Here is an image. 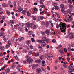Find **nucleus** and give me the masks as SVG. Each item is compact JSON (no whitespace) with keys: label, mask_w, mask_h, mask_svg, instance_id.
<instances>
[{"label":"nucleus","mask_w":74,"mask_h":74,"mask_svg":"<svg viewBox=\"0 0 74 74\" xmlns=\"http://www.w3.org/2000/svg\"><path fill=\"white\" fill-rule=\"evenodd\" d=\"M38 27V25H34L33 27V29H37Z\"/></svg>","instance_id":"f3484780"},{"label":"nucleus","mask_w":74,"mask_h":74,"mask_svg":"<svg viewBox=\"0 0 74 74\" xmlns=\"http://www.w3.org/2000/svg\"><path fill=\"white\" fill-rule=\"evenodd\" d=\"M10 22L12 24H14V21L13 20H11L10 21Z\"/></svg>","instance_id":"cd10ccee"},{"label":"nucleus","mask_w":74,"mask_h":74,"mask_svg":"<svg viewBox=\"0 0 74 74\" xmlns=\"http://www.w3.org/2000/svg\"><path fill=\"white\" fill-rule=\"evenodd\" d=\"M68 68L70 69H73L74 68V66L71 65H70L69 66Z\"/></svg>","instance_id":"393cba45"},{"label":"nucleus","mask_w":74,"mask_h":74,"mask_svg":"<svg viewBox=\"0 0 74 74\" xmlns=\"http://www.w3.org/2000/svg\"><path fill=\"white\" fill-rule=\"evenodd\" d=\"M46 42L47 43H49V40L48 39H47L46 40H45Z\"/></svg>","instance_id":"f704fd0d"},{"label":"nucleus","mask_w":74,"mask_h":74,"mask_svg":"<svg viewBox=\"0 0 74 74\" xmlns=\"http://www.w3.org/2000/svg\"><path fill=\"white\" fill-rule=\"evenodd\" d=\"M42 39L43 40H46L47 39V38L45 36H44L42 38Z\"/></svg>","instance_id":"58836bf2"},{"label":"nucleus","mask_w":74,"mask_h":74,"mask_svg":"<svg viewBox=\"0 0 74 74\" xmlns=\"http://www.w3.org/2000/svg\"><path fill=\"white\" fill-rule=\"evenodd\" d=\"M40 7H41V8H45V6L44 5H40Z\"/></svg>","instance_id":"3c124183"},{"label":"nucleus","mask_w":74,"mask_h":74,"mask_svg":"<svg viewBox=\"0 0 74 74\" xmlns=\"http://www.w3.org/2000/svg\"><path fill=\"white\" fill-rule=\"evenodd\" d=\"M39 19L40 20H43V19H46V18L42 16H39Z\"/></svg>","instance_id":"9d476101"},{"label":"nucleus","mask_w":74,"mask_h":74,"mask_svg":"<svg viewBox=\"0 0 74 74\" xmlns=\"http://www.w3.org/2000/svg\"><path fill=\"white\" fill-rule=\"evenodd\" d=\"M67 58V59L68 61V62H69V61H70V57L69 56H68Z\"/></svg>","instance_id":"bf43d9fd"},{"label":"nucleus","mask_w":74,"mask_h":74,"mask_svg":"<svg viewBox=\"0 0 74 74\" xmlns=\"http://www.w3.org/2000/svg\"><path fill=\"white\" fill-rule=\"evenodd\" d=\"M54 68L55 69V70H56L58 69V66H54Z\"/></svg>","instance_id":"13d9d810"},{"label":"nucleus","mask_w":74,"mask_h":74,"mask_svg":"<svg viewBox=\"0 0 74 74\" xmlns=\"http://www.w3.org/2000/svg\"><path fill=\"white\" fill-rule=\"evenodd\" d=\"M34 54L35 57H37L38 56H39V55H40V54H39V52H38L37 53V54H36V53L35 52H34Z\"/></svg>","instance_id":"9b49d317"},{"label":"nucleus","mask_w":74,"mask_h":74,"mask_svg":"<svg viewBox=\"0 0 74 74\" xmlns=\"http://www.w3.org/2000/svg\"><path fill=\"white\" fill-rule=\"evenodd\" d=\"M60 29L61 32H65L66 30V29H67V25H66V24L65 23H63L61 22L60 23ZM61 27L62 28H61Z\"/></svg>","instance_id":"f257e3e1"},{"label":"nucleus","mask_w":74,"mask_h":74,"mask_svg":"<svg viewBox=\"0 0 74 74\" xmlns=\"http://www.w3.org/2000/svg\"><path fill=\"white\" fill-rule=\"evenodd\" d=\"M6 5H7V4H5V3H3L2 4V5L3 6V7H6Z\"/></svg>","instance_id":"7c9ffc66"},{"label":"nucleus","mask_w":74,"mask_h":74,"mask_svg":"<svg viewBox=\"0 0 74 74\" xmlns=\"http://www.w3.org/2000/svg\"><path fill=\"white\" fill-rule=\"evenodd\" d=\"M71 27H72V28H74V24H73V25H71Z\"/></svg>","instance_id":"680f3d73"},{"label":"nucleus","mask_w":74,"mask_h":74,"mask_svg":"<svg viewBox=\"0 0 74 74\" xmlns=\"http://www.w3.org/2000/svg\"><path fill=\"white\" fill-rule=\"evenodd\" d=\"M70 47H74V45L73 44H71L70 45Z\"/></svg>","instance_id":"c03bdc74"},{"label":"nucleus","mask_w":74,"mask_h":74,"mask_svg":"<svg viewBox=\"0 0 74 74\" xmlns=\"http://www.w3.org/2000/svg\"><path fill=\"white\" fill-rule=\"evenodd\" d=\"M62 45L60 44L58 46V47H57V49H60L62 48Z\"/></svg>","instance_id":"4468645a"},{"label":"nucleus","mask_w":74,"mask_h":74,"mask_svg":"<svg viewBox=\"0 0 74 74\" xmlns=\"http://www.w3.org/2000/svg\"><path fill=\"white\" fill-rule=\"evenodd\" d=\"M40 59L41 60H42L44 59V57H43V56H42L40 57Z\"/></svg>","instance_id":"4d7b16f0"},{"label":"nucleus","mask_w":74,"mask_h":74,"mask_svg":"<svg viewBox=\"0 0 74 74\" xmlns=\"http://www.w3.org/2000/svg\"><path fill=\"white\" fill-rule=\"evenodd\" d=\"M33 61V59L30 58H29L27 60V62L28 63H31Z\"/></svg>","instance_id":"39448f33"},{"label":"nucleus","mask_w":74,"mask_h":74,"mask_svg":"<svg viewBox=\"0 0 74 74\" xmlns=\"http://www.w3.org/2000/svg\"><path fill=\"white\" fill-rule=\"evenodd\" d=\"M68 2L69 4H72V1L71 0H68Z\"/></svg>","instance_id":"2f4dec72"},{"label":"nucleus","mask_w":74,"mask_h":74,"mask_svg":"<svg viewBox=\"0 0 74 74\" xmlns=\"http://www.w3.org/2000/svg\"><path fill=\"white\" fill-rule=\"evenodd\" d=\"M33 53V51H29V52L28 55H32Z\"/></svg>","instance_id":"c9c22d12"},{"label":"nucleus","mask_w":74,"mask_h":74,"mask_svg":"<svg viewBox=\"0 0 74 74\" xmlns=\"http://www.w3.org/2000/svg\"><path fill=\"white\" fill-rule=\"evenodd\" d=\"M32 34H33V32L30 31L29 32V35H32Z\"/></svg>","instance_id":"a18cd8bd"},{"label":"nucleus","mask_w":74,"mask_h":74,"mask_svg":"<svg viewBox=\"0 0 74 74\" xmlns=\"http://www.w3.org/2000/svg\"><path fill=\"white\" fill-rule=\"evenodd\" d=\"M18 40H19V41H22L23 40H24V38H23V37H20L19 38Z\"/></svg>","instance_id":"2eb2a0df"},{"label":"nucleus","mask_w":74,"mask_h":74,"mask_svg":"<svg viewBox=\"0 0 74 74\" xmlns=\"http://www.w3.org/2000/svg\"><path fill=\"white\" fill-rule=\"evenodd\" d=\"M20 26H21L23 27V26H24V24H23L22 23H20Z\"/></svg>","instance_id":"49530a36"},{"label":"nucleus","mask_w":74,"mask_h":74,"mask_svg":"<svg viewBox=\"0 0 74 74\" xmlns=\"http://www.w3.org/2000/svg\"><path fill=\"white\" fill-rule=\"evenodd\" d=\"M55 16H57V17L58 18H60V15H59V14H58L57 13H55Z\"/></svg>","instance_id":"a211bd4d"},{"label":"nucleus","mask_w":74,"mask_h":74,"mask_svg":"<svg viewBox=\"0 0 74 74\" xmlns=\"http://www.w3.org/2000/svg\"><path fill=\"white\" fill-rule=\"evenodd\" d=\"M47 68L48 70H49H49H50V68L49 67V66H47Z\"/></svg>","instance_id":"5fc2aeb1"},{"label":"nucleus","mask_w":74,"mask_h":74,"mask_svg":"<svg viewBox=\"0 0 74 74\" xmlns=\"http://www.w3.org/2000/svg\"><path fill=\"white\" fill-rule=\"evenodd\" d=\"M7 14H8V15H10V14H11L10 12V11H7Z\"/></svg>","instance_id":"603ef678"},{"label":"nucleus","mask_w":74,"mask_h":74,"mask_svg":"<svg viewBox=\"0 0 74 74\" xmlns=\"http://www.w3.org/2000/svg\"><path fill=\"white\" fill-rule=\"evenodd\" d=\"M41 62L40 59H38V60H36L35 61V62L36 63H40Z\"/></svg>","instance_id":"f8f14e48"},{"label":"nucleus","mask_w":74,"mask_h":74,"mask_svg":"<svg viewBox=\"0 0 74 74\" xmlns=\"http://www.w3.org/2000/svg\"><path fill=\"white\" fill-rule=\"evenodd\" d=\"M45 45H46V43H44L41 45V46L42 47H45Z\"/></svg>","instance_id":"ea45409f"},{"label":"nucleus","mask_w":74,"mask_h":74,"mask_svg":"<svg viewBox=\"0 0 74 74\" xmlns=\"http://www.w3.org/2000/svg\"><path fill=\"white\" fill-rule=\"evenodd\" d=\"M41 43L42 44H44V43H45V40H41Z\"/></svg>","instance_id":"8fccbe9b"},{"label":"nucleus","mask_w":74,"mask_h":74,"mask_svg":"<svg viewBox=\"0 0 74 74\" xmlns=\"http://www.w3.org/2000/svg\"><path fill=\"white\" fill-rule=\"evenodd\" d=\"M52 42L53 43H56V40L55 39H54L52 40Z\"/></svg>","instance_id":"c756f323"},{"label":"nucleus","mask_w":74,"mask_h":74,"mask_svg":"<svg viewBox=\"0 0 74 74\" xmlns=\"http://www.w3.org/2000/svg\"><path fill=\"white\" fill-rule=\"evenodd\" d=\"M37 66H38V64H34L32 66V69H36V68L37 67Z\"/></svg>","instance_id":"6e6552de"},{"label":"nucleus","mask_w":74,"mask_h":74,"mask_svg":"<svg viewBox=\"0 0 74 74\" xmlns=\"http://www.w3.org/2000/svg\"><path fill=\"white\" fill-rule=\"evenodd\" d=\"M34 12H35V11H37V9L36 8H35L34 9Z\"/></svg>","instance_id":"052dcab7"},{"label":"nucleus","mask_w":74,"mask_h":74,"mask_svg":"<svg viewBox=\"0 0 74 74\" xmlns=\"http://www.w3.org/2000/svg\"><path fill=\"white\" fill-rule=\"evenodd\" d=\"M70 10H71V9H69V10H68L67 11H68V12L69 14H71V11H70Z\"/></svg>","instance_id":"a19ab883"},{"label":"nucleus","mask_w":74,"mask_h":74,"mask_svg":"<svg viewBox=\"0 0 74 74\" xmlns=\"http://www.w3.org/2000/svg\"><path fill=\"white\" fill-rule=\"evenodd\" d=\"M20 3H21V1H19L18 2V4H20Z\"/></svg>","instance_id":"e2e57ef3"},{"label":"nucleus","mask_w":74,"mask_h":74,"mask_svg":"<svg viewBox=\"0 0 74 74\" xmlns=\"http://www.w3.org/2000/svg\"><path fill=\"white\" fill-rule=\"evenodd\" d=\"M26 43H27V45L29 44L30 43V40L26 41Z\"/></svg>","instance_id":"4c0bfd02"},{"label":"nucleus","mask_w":74,"mask_h":74,"mask_svg":"<svg viewBox=\"0 0 74 74\" xmlns=\"http://www.w3.org/2000/svg\"><path fill=\"white\" fill-rule=\"evenodd\" d=\"M60 8L62 9H63V8H64V5L63 4H62L60 5Z\"/></svg>","instance_id":"aec40b11"},{"label":"nucleus","mask_w":74,"mask_h":74,"mask_svg":"<svg viewBox=\"0 0 74 74\" xmlns=\"http://www.w3.org/2000/svg\"><path fill=\"white\" fill-rule=\"evenodd\" d=\"M14 57L16 60H18V57L16 56H14Z\"/></svg>","instance_id":"338daca9"},{"label":"nucleus","mask_w":74,"mask_h":74,"mask_svg":"<svg viewBox=\"0 0 74 74\" xmlns=\"http://www.w3.org/2000/svg\"><path fill=\"white\" fill-rule=\"evenodd\" d=\"M46 27H48L49 25V22L47 21L46 23Z\"/></svg>","instance_id":"b1692460"},{"label":"nucleus","mask_w":74,"mask_h":74,"mask_svg":"<svg viewBox=\"0 0 74 74\" xmlns=\"http://www.w3.org/2000/svg\"><path fill=\"white\" fill-rule=\"evenodd\" d=\"M27 16H29V17H31V14L30 13H29V11H28V12H27Z\"/></svg>","instance_id":"6ab92c4d"},{"label":"nucleus","mask_w":74,"mask_h":74,"mask_svg":"<svg viewBox=\"0 0 74 74\" xmlns=\"http://www.w3.org/2000/svg\"><path fill=\"white\" fill-rule=\"evenodd\" d=\"M0 49L1 50H4V49H5V48H4L3 46H1Z\"/></svg>","instance_id":"79ce46f5"},{"label":"nucleus","mask_w":74,"mask_h":74,"mask_svg":"<svg viewBox=\"0 0 74 74\" xmlns=\"http://www.w3.org/2000/svg\"><path fill=\"white\" fill-rule=\"evenodd\" d=\"M52 58V56H49L48 58H47V60H50Z\"/></svg>","instance_id":"4be33fe9"},{"label":"nucleus","mask_w":74,"mask_h":74,"mask_svg":"<svg viewBox=\"0 0 74 74\" xmlns=\"http://www.w3.org/2000/svg\"><path fill=\"white\" fill-rule=\"evenodd\" d=\"M18 8H19L18 9V12H21L23 10V9L21 8V7L19 6Z\"/></svg>","instance_id":"ddd939ff"},{"label":"nucleus","mask_w":74,"mask_h":74,"mask_svg":"<svg viewBox=\"0 0 74 74\" xmlns=\"http://www.w3.org/2000/svg\"><path fill=\"white\" fill-rule=\"evenodd\" d=\"M27 26L28 27H32L33 25H34V23H29L28 24L27 23Z\"/></svg>","instance_id":"20e7f679"},{"label":"nucleus","mask_w":74,"mask_h":74,"mask_svg":"<svg viewBox=\"0 0 74 74\" xmlns=\"http://www.w3.org/2000/svg\"><path fill=\"white\" fill-rule=\"evenodd\" d=\"M44 0H40V4H42V5H43V3H44Z\"/></svg>","instance_id":"bb28decb"},{"label":"nucleus","mask_w":74,"mask_h":74,"mask_svg":"<svg viewBox=\"0 0 74 74\" xmlns=\"http://www.w3.org/2000/svg\"><path fill=\"white\" fill-rule=\"evenodd\" d=\"M30 48L31 49H33V47L32 45H31L30 46Z\"/></svg>","instance_id":"0e129e2a"},{"label":"nucleus","mask_w":74,"mask_h":74,"mask_svg":"<svg viewBox=\"0 0 74 74\" xmlns=\"http://www.w3.org/2000/svg\"><path fill=\"white\" fill-rule=\"evenodd\" d=\"M15 66H16V64H15V63H14L13 64V65L11 66L10 68L12 69L14 67H15Z\"/></svg>","instance_id":"dca6fc26"},{"label":"nucleus","mask_w":74,"mask_h":74,"mask_svg":"<svg viewBox=\"0 0 74 74\" xmlns=\"http://www.w3.org/2000/svg\"><path fill=\"white\" fill-rule=\"evenodd\" d=\"M70 35H71L69 37L70 39H72L73 38H74V34L72 32H69L68 33Z\"/></svg>","instance_id":"f03ea898"},{"label":"nucleus","mask_w":74,"mask_h":74,"mask_svg":"<svg viewBox=\"0 0 74 74\" xmlns=\"http://www.w3.org/2000/svg\"><path fill=\"white\" fill-rule=\"evenodd\" d=\"M38 47L39 49H42V47H41V46H40V45H38Z\"/></svg>","instance_id":"473e14b6"},{"label":"nucleus","mask_w":74,"mask_h":74,"mask_svg":"<svg viewBox=\"0 0 74 74\" xmlns=\"http://www.w3.org/2000/svg\"><path fill=\"white\" fill-rule=\"evenodd\" d=\"M73 69H69L68 71V72L69 73H72L73 71Z\"/></svg>","instance_id":"a878e982"},{"label":"nucleus","mask_w":74,"mask_h":74,"mask_svg":"<svg viewBox=\"0 0 74 74\" xmlns=\"http://www.w3.org/2000/svg\"><path fill=\"white\" fill-rule=\"evenodd\" d=\"M69 7L71 8H74V7L71 5H69Z\"/></svg>","instance_id":"09e8293b"},{"label":"nucleus","mask_w":74,"mask_h":74,"mask_svg":"<svg viewBox=\"0 0 74 74\" xmlns=\"http://www.w3.org/2000/svg\"><path fill=\"white\" fill-rule=\"evenodd\" d=\"M45 33L46 34H47V35H49L50 31L49 30L47 29L45 31Z\"/></svg>","instance_id":"0eeeda50"},{"label":"nucleus","mask_w":74,"mask_h":74,"mask_svg":"<svg viewBox=\"0 0 74 74\" xmlns=\"http://www.w3.org/2000/svg\"><path fill=\"white\" fill-rule=\"evenodd\" d=\"M42 64H45V61H42Z\"/></svg>","instance_id":"774afa93"},{"label":"nucleus","mask_w":74,"mask_h":74,"mask_svg":"<svg viewBox=\"0 0 74 74\" xmlns=\"http://www.w3.org/2000/svg\"><path fill=\"white\" fill-rule=\"evenodd\" d=\"M14 40H15V37H12L11 39V41L13 42V41H14Z\"/></svg>","instance_id":"de8ad7c7"},{"label":"nucleus","mask_w":74,"mask_h":74,"mask_svg":"<svg viewBox=\"0 0 74 74\" xmlns=\"http://www.w3.org/2000/svg\"><path fill=\"white\" fill-rule=\"evenodd\" d=\"M28 11V10H23L22 11V14H24V15H25L26 14V13H27Z\"/></svg>","instance_id":"1a4fd4ad"},{"label":"nucleus","mask_w":74,"mask_h":74,"mask_svg":"<svg viewBox=\"0 0 74 74\" xmlns=\"http://www.w3.org/2000/svg\"><path fill=\"white\" fill-rule=\"evenodd\" d=\"M55 9L56 10H59V7H58V6H56V7L55 8Z\"/></svg>","instance_id":"e433bc0d"},{"label":"nucleus","mask_w":74,"mask_h":74,"mask_svg":"<svg viewBox=\"0 0 74 74\" xmlns=\"http://www.w3.org/2000/svg\"><path fill=\"white\" fill-rule=\"evenodd\" d=\"M63 66L64 67H65V68H67V65L65 64H63Z\"/></svg>","instance_id":"864d4df0"},{"label":"nucleus","mask_w":74,"mask_h":74,"mask_svg":"<svg viewBox=\"0 0 74 74\" xmlns=\"http://www.w3.org/2000/svg\"><path fill=\"white\" fill-rule=\"evenodd\" d=\"M59 52H60V53H64V51L62 50H59Z\"/></svg>","instance_id":"72a5a7b5"},{"label":"nucleus","mask_w":74,"mask_h":74,"mask_svg":"<svg viewBox=\"0 0 74 74\" xmlns=\"http://www.w3.org/2000/svg\"><path fill=\"white\" fill-rule=\"evenodd\" d=\"M41 34L42 35H45V32H42Z\"/></svg>","instance_id":"69168bd1"},{"label":"nucleus","mask_w":74,"mask_h":74,"mask_svg":"<svg viewBox=\"0 0 74 74\" xmlns=\"http://www.w3.org/2000/svg\"><path fill=\"white\" fill-rule=\"evenodd\" d=\"M26 2L28 4H29V3H30V1L29 0H27Z\"/></svg>","instance_id":"6e6d98bb"},{"label":"nucleus","mask_w":74,"mask_h":74,"mask_svg":"<svg viewBox=\"0 0 74 74\" xmlns=\"http://www.w3.org/2000/svg\"><path fill=\"white\" fill-rule=\"evenodd\" d=\"M64 52H67V49L66 48H65L64 50Z\"/></svg>","instance_id":"37998d69"},{"label":"nucleus","mask_w":74,"mask_h":74,"mask_svg":"<svg viewBox=\"0 0 74 74\" xmlns=\"http://www.w3.org/2000/svg\"><path fill=\"white\" fill-rule=\"evenodd\" d=\"M8 44L6 45V48H8L9 47H10V45L12 44L11 43V42L10 40H8Z\"/></svg>","instance_id":"7ed1b4c3"},{"label":"nucleus","mask_w":74,"mask_h":74,"mask_svg":"<svg viewBox=\"0 0 74 74\" xmlns=\"http://www.w3.org/2000/svg\"><path fill=\"white\" fill-rule=\"evenodd\" d=\"M10 70V69L9 68H8L5 70L6 73H9Z\"/></svg>","instance_id":"5701e85b"},{"label":"nucleus","mask_w":74,"mask_h":74,"mask_svg":"<svg viewBox=\"0 0 74 74\" xmlns=\"http://www.w3.org/2000/svg\"><path fill=\"white\" fill-rule=\"evenodd\" d=\"M3 39L5 41H7V39L5 38V36H3Z\"/></svg>","instance_id":"c85d7f7f"},{"label":"nucleus","mask_w":74,"mask_h":74,"mask_svg":"<svg viewBox=\"0 0 74 74\" xmlns=\"http://www.w3.org/2000/svg\"><path fill=\"white\" fill-rule=\"evenodd\" d=\"M41 69L39 68L37 69V72L38 74H40L41 73Z\"/></svg>","instance_id":"423d86ee"},{"label":"nucleus","mask_w":74,"mask_h":74,"mask_svg":"<svg viewBox=\"0 0 74 74\" xmlns=\"http://www.w3.org/2000/svg\"><path fill=\"white\" fill-rule=\"evenodd\" d=\"M32 18L33 19V20H34L35 21L36 20V16H32Z\"/></svg>","instance_id":"412c9836"}]
</instances>
